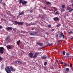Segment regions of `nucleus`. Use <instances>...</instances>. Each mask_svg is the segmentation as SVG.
<instances>
[{
    "mask_svg": "<svg viewBox=\"0 0 73 73\" xmlns=\"http://www.w3.org/2000/svg\"><path fill=\"white\" fill-rule=\"evenodd\" d=\"M40 52H36L34 54V56H33V53L32 52H30L29 54V56L30 58H32L33 57V58L35 59L37 57V56H38L39 54H40Z\"/></svg>",
    "mask_w": 73,
    "mask_h": 73,
    "instance_id": "obj_1",
    "label": "nucleus"
},
{
    "mask_svg": "<svg viewBox=\"0 0 73 73\" xmlns=\"http://www.w3.org/2000/svg\"><path fill=\"white\" fill-rule=\"evenodd\" d=\"M10 38V36L9 35L6 38L5 41H6V42L7 44H8V43L9 42V41H10L9 40Z\"/></svg>",
    "mask_w": 73,
    "mask_h": 73,
    "instance_id": "obj_2",
    "label": "nucleus"
},
{
    "mask_svg": "<svg viewBox=\"0 0 73 73\" xmlns=\"http://www.w3.org/2000/svg\"><path fill=\"white\" fill-rule=\"evenodd\" d=\"M14 23H15V24H18V25H23V24L24 23H23V22H18L17 21H15Z\"/></svg>",
    "mask_w": 73,
    "mask_h": 73,
    "instance_id": "obj_3",
    "label": "nucleus"
},
{
    "mask_svg": "<svg viewBox=\"0 0 73 73\" xmlns=\"http://www.w3.org/2000/svg\"><path fill=\"white\" fill-rule=\"evenodd\" d=\"M7 69L6 70V71L7 73H10V72H11V69L9 68V67H7L6 68Z\"/></svg>",
    "mask_w": 73,
    "mask_h": 73,
    "instance_id": "obj_4",
    "label": "nucleus"
},
{
    "mask_svg": "<svg viewBox=\"0 0 73 73\" xmlns=\"http://www.w3.org/2000/svg\"><path fill=\"white\" fill-rule=\"evenodd\" d=\"M4 48L3 47H0V53L1 54H3L4 53Z\"/></svg>",
    "mask_w": 73,
    "mask_h": 73,
    "instance_id": "obj_5",
    "label": "nucleus"
},
{
    "mask_svg": "<svg viewBox=\"0 0 73 73\" xmlns=\"http://www.w3.org/2000/svg\"><path fill=\"white\" fill-rule=\"evenodd\" d=\"M37 33V32H33L30 33L29 34L31 36H34V35H36Z\"/></svg>",
    "mask_w": 73,
    "mask_h": 73,
    "instance_id": "obj_6",
    "label": "nucleus"
},
{
    "mask_svg": "<svg viewBox=\"0 0 73 73\" xmlns=\"http://www.w3.org/2000/svg\"><path fill=\"white\" fill-rule=\"evenodd\" d=\"M59 37L60 38H61L62 37H63V38L65 39V36L62 33V32L61 33V34L59 35Z\"/></svg>",
    "mask_w": 73,
    "mask_h": 73,
    "instance_id": "obj_7",
    "label": "nucleus"
},
{
    "mask_svg": "<svg viewBox=\"0 0 73 73\" xmlns=\"http://www.w3.org/2000/svg\"><path fill=\"white\" fill-rule=\"evenodd\" d=\"M13 29V28L11 27H9L6 28L7 31H12Z\"/></svg>",
    "mask_w": 73,
    "mask_h": 73,
    "instance_id": "obj_8",
    "label": "nucleus"
},
{
    "mask_svg": "<svg viewBox=\"0 0 73 73\" xmlns=\"http://www.w3.org/2000/svg\"><path fill=\"white\" fill-rule=\"evenodd\" d=\"M6 47L8 50L9 49H12V47H11V46L8 45Z\"/></svg>",
    "mask_w": 73,
    "mask_h": 73,
    "instance_id": "obj_9",
    "label": "nucleus"
},
{
    "mask_svg": "<svg viewBox=\"0 0 73 73\" xmlns=\"http://www.w3.org/2000/svg\"><path fill=\"white\" fill-rule=\"evenodd\" d=\"M53 20L54 21H56V20H58V21H59V18L58 17H54L53 18Z\"/></svg>",
    "mask_w": 73,
    "mask_h": 73,
    "instance_id": "obj_10",
    "label": "nucleus"
},
{
    "mask_svg": "<svg viewBox=\"0 0 73 73\" xmlns=\"http://www.w3.org/2000/svg\"><path fill=\"white\" fill-rule=\"evenodd\" d=\"M37 44L38 45H39V46H42V45H43V43H42L40 42H37Z\"/></svg>",
    "mask_w": 73,
    "mask_h": 73,
    "instance_id": "obj_11",
    "label": "nucleus"
},
{
    "mask_svg": "<svg viewBox=\"0 0 73 73\" xmlns=\"http://www.w3.org/2000/svg\"><path fill=\"white\" fill-rule=\"evenodd\" d=\"M10 68L12 72H15V70L13 69L12 67H10Z\"/></svg>",
    "mask_w": 73,
    "mask_h": 73,
    "instance_id": "obj_12",
    "label": "nucleus"
},
{
    "mask_svg": "<svg viewBox=\"0 0 73 73\" xmlns=\"http://www.w3.org/2000/svg\"><path fill=\"white\" fill-rule=\"evenodd\" d=\"M21 33H23V34H24V33H28V32H26L25 31H21Z\"/></svg>",
    "mask_w": 73,
    "mask_h": 73,
    "instance_id": "obj_13",
    "label": "nucleus"
},
{
    "mask_svg": "<svg viewBox=\"0 0 73 73\" xmlns=\"http://www.w3.org/2000/svg\"><path fill=\"white\" fill-rule=\"evenodd\" d=\"M24 13V11H22L20 13L19 16H20L21 15H23Z\"/></svg>",
    "mask_w": 73,
    "mask_h": 73,
    "instance_id": "obj_14",
    "label": "nucleus"
},
{
    "mask_svg": "<svg viewBox=\"0 0 73 73\" xmlns=\"http://www.w3.org/2000/svg\"><path fill=\"white\" fill-rule=\"evenodd\" d=\"M20 43V40H19L18 41H17V45H19Z\"/></svg>",
    "mask_w": 73,
    "mask_h": 73,
    "instance_id": "obj_15",
    "label": "nucleus"
},
{
    "mask_svg": "<svg viewBox=\"0 0 73 73\" xmlns=\"http://www.w3.org/2000/svg\"><path fill=\"white\" fill-rule=\"evenodd\" d=\"M66 55L67 56V57L68 58L69 57V55H70V53L69 52H67L66 54Z\"/></svg>",
    "mask_w": 73,
    "mask_h": 73,
    "instance_id": "obj_16",
    "label": "nucleus"
},
{
    "mask_svg": "<svg viewBox=\"0 0 73 73\" xmlns=\"http://www.w3.org/2000/svg\"><path fill=\"white\" fill-rule=\"evenodd\" d=\"M52 44H48V45H46V46H45V47H46V46H52Z\"/></svg>",
    "mask_w": 73,
    "mask_h": 73,
    "instance_id": "obj_17",
    "label": "nucleus"
},
{
    "mask_svg": "<svg viewBox=\"0 0 73 73\" xmlns=\"http://www.w3.org/2000/svg\"><path fill=\"white\" fill-rule=\"evenodd\" d=\"M64 9H65V8L62 7V9L61 10V12H64Z\"/></svg>",
    "mask_w": 73,
    "mask_h": 73,
    "instance_id": "obj_18",
    "label": "nucleus"
},
{
    "mask_svg": "<svg viewBox=\"0 0 73 73\" xmlns=\"http://www.w3.org/2000/svg\"><path fill=\"white\" fill-rule=\"evenodd\" d=\"M46 4L47 5H49L51 4V3L49 2H46Z\"/></svg>",
    "mask_w": 73,
    "mask_h": 73,
    "instance_id": "obj_19",
    "label": "nucleus"
},
{
    "mask_svg": "<svg viewBox=\"0 0 73 73\" xmlns=\"http://www.w3.org/2000/svg\"><path fill=\"white\" fill-rule=\"evenodd\" d=\"M66 72H69V68H66Z\"/></svg>",
    "mask_w": 73,
    "mask_h": 73,
    "instance_id": "obj_20",
    "label": "nucleus"
},
{
    "mask_svg": "<svg viewBox=\"0 0 73 73\" xmlns=\"http://www.w3.org/2000/svg\"><path fill=\"white\" fill-rule=\"evenodd\" d=\"M27 3V1H25L24 2H23L22 3V4L23 5H25V4H26Z\"/></svg>",
    "mask_w": 73,
    "mask_h": 73,
    "instance_id": "obj_21",
    "label": "nucleus"
},
{
    "mask_svg": "<svg viewBox=\"0 0 73 73\" xmlns=\"http://www.w3.org/2000/svg\"><path fill=\"white\" fill-rule=\"evenodd\" d=\"M53 8H54V9H55V12H56V11H57V8H56L55 7H54Z\"/></svg>",
    "mask_w": 73,
    "mask_h": 73,
    "instance_id": "obj_22",
    "label": "nucleus"
},
{
    "mask_svg": "<svg viewBox=\"0 0 73 73\" xmlns=\"http://www.w3.org/2000/svg\"><path fill=\"white\" fill-rule=\"evenodd\" d=\"M42 58L43 59H46V57L45 56H42Z\"/></svg>",
    "mask_w": 73,
    "mask_h": 73,
    "instance_id": "obj_23",
    "label": "nucleus"
},
{
    "mask_svg": "<svg viewBox=\"0 0 73 73\" xmlns=\"http://www.w3.org/2000/svg\"><path fill=\"white\" fill-rule=\"evenodd\" d=\"M73 11V9H71L70 10H69L68 12H70V13H71V12H72V11Z\"/></svg>",
    "mask_w": 73,
    "mask_h": 73,
    "instance_id": "obj_24",
    "label": "nucleus"
},
{
    "mask_svg": "<svg viewBox=\"0 0 73 73\" xmlns=\"http://www.w3.org/2000/svg\"><path fill=\"white\" fill-rule=\"evenodd\" d=\"M67 9L68 10H70V9H71V7H69L67 8Z\"/></svg>",
    "mask_w": 73,
    "mask_h": 73,
    "instance_id": "obj_25",
    "label": "nucleus"
},
{
    "mask_svg": "<svg viewBox=\"0 0 73 73\" xmlns=\"http://www.w3.org/2000/svg\"><path fill=\"white\" fill-rule=\"evenodd\" d=\"M46 64H47V62H45L44 63V66H46Z\"/></svg>",
    "mask_w": 73,
    "mask_h": 73,
    "instance_id": "obj_26",
    "label": "nucleus"
},
{
    "mask_svg": "<svg viewBox=\"0 0 73 73\" xmlns=\"http://www.w3.org/2000/svg\"><path fill=\"white\" fill-rule=\"evenodd\" d=\"M3 68H4V65H2L1 66V69H3Z\"/></svg>",
    "mask_w": 73,
    "mask_h": 73,
    "instance_id": "obj_27",
    "label": "nucleus"
},
{
    "mask_svg": "<svg viewBox=\"0 0 73 73\" xmlns=\"http://www.w3.org/2000/svg\"><path fill=\"white\" fill-rule=\"evenodd\" d=\"M62 54L63 55H65V51H64L63 52Z\"/></svg>",
    "mask_w": 73,
    "mask_h": 73,
    "instance_id": "obj_28",
    "label": "nucleus"
},
{
    "mask_svg": "<svg viewBox=\"0 0 73 73\" xmlns=\"http://www.w3.org/2000/svg\"><path fill=\"white\" fill-rule=\"evenodd\" d=\"M57 14H59V13H58V11L56 12V13H55V15H57Z\"/></svg>",
    "mask_w": 73,
    "mask_h": 73,
    "instance_id": "obj_29",
    "label": "nucleus"
},
{
    "mask_svg": "<svg viewBox=\"0 0 73 73\" xmlns=\"http://www.w3.org/2000/svg\"><path fill=\"white\" fill-rule=\"evenodd\" d=\"M60 25H61V24H60V23H59L58 25H57V26L58 27H60Z\"/></svg>",
    "mask_w": 73,
    "mask_h": 73,
    "instance_id": "obj_30",
    "label": "nucleus"
},
{
    "mask_svg": "<svg viewBox=\"0 0 73 73\" xmlns=\"http://www.w3.org/2000/svg\"><path fill=\"white\" fill-rule=\"evenodd\" d=\"M23 1H22V0H20V1H19V3H22H22H23Z\"/></svg>",
    "mask_w": 73,
    "mask_h": 73,
    "instance_id": "obj_31",
    "label": "nucleus"
},
{
    "mask_svg": "<svg viewBox=\"0 0 73 73\" xmlns=\"http://www.w3.org/2000/svg\"><path fill=\"white\" fill-rule=\"evenodd\" d=\"M46 45H49V42H46Z\"/></svg>",
    "mask_w": 73,
    "mask_h": 73,
    "instance_id": "obj_32",
    "label": "nucleus"
},
{
    "mask_svg": "<svg viewBox=\"0 0 73 73\" xmlns=\"http://www.w3.org/2000/svg\"><path fill=\"white\" fill-rule=\"evenodd\" d=\"M58 34H56V38H58Z\"/></svg>",
    "mask_w": 73,
    "mask_h": 73,
    "instance_id": "obj_33",
    "label": "nucleus"
},
{
    "mask_svg": "<svg viewBox=\"0 0 73 73\" xmlns=\"http://www.w3.org/2000/svg\"><path fill=\"white\" fill-rule=\"evenodd\" d=\"M70 67H71V68H72V64L71 63H70Z\"/></svg>",
    "mask_w": 73,
    "mask_h": 73,
    "instance_id": "obj_34",
    "label": "nucleus"
},
{
    "mask_svg": "<svg viewBox=\"0 0 73 73\" xmlns=\"http://www.w3.org/2000/svg\"><path fill=\"white\" fill-rule=\"evenodd\" d=\"M48 28H51V25H48Z\"/></svg>",
    "mask_w": 73,
    "mask_h": 73,
    "instance_id": "obj_35",
    "label": "nucleus"
},
{
    "mask_svg": "<svg viewBox=\"0 0 73 73\" xmlns=\"http://www.w3.org/2000/svg\"><path fill=\"white\" fill-rule=\"evenodd\" d=\"M26 25V26H30V25H31L27 23Z\"/></svg>",
    "mask_w": 73,
    "mask_h": 73,
    "instance_id": "obj_36",
    "label": "nucleus"
},
{
    "mask_svg": "<svg viewBox=\"0 0 73 73\" xmlns=\"http://www.w3.org/2000/svg\"><path fill=\"white\" fill-rule=\"evenodd\" d=\"M42 8L43 9H46V7H42Z\"/></svg>",
    "mask_w": 73,
    "mask_h": 73,
    "instance_id": "obj_37",
    "label": "nucleus"
},
{
    "mask_svg": "<svg viewBox=\"0 0 73 73\" xmlns=\"http://www.w3.org/2000/svg\"><path fill=\"white\" fill-rule=\"evenodd\" d=\"M3 28V26L0 25V29H1Z\"/></svg>",
    "mask_w": 73,
    "mask_h": 73,
    "instance_id": "obj_38",
    "label": "nucleus"
},
{
    "mask_svg": "<svg viewBox=\"0 0 73 73\" xmlns=\"http://www.w3.org/2000/svg\"><path fill=\"white\" fill-rule=\"evenodd\" d=\"M62 8H65V6L64 5H63L62 6Z\"/></svg>",
    "mask_w": 73,
    "mask_h": 73,
    "instance_id": "obj_39",
    "label": "nucleus"
},
{
    "mask_svg": "<svg viewBox=\"0 0 73 73\" xmlns=\"http://www.w3.org/2000/svg\"><path fill=\"white\" fill-rule=\"evenodd\" d=\"M3 58V57H0V60H2Z\"/></svg>",
    "mask_w": 73,
    "mask_h": 73,
    "instance_id": "obj_40",
    "label": "nucleus"
},
{
    "mask_svg": "<svg viewBox=\"0 0 73 73\" xmlns=\"http://www.w3.org/2000/svg\"><path fill=\"white\" fill-rule=\"evenodd\" d=\"M17 62H18V63H19V64H21V62L20 61H18Z\"/></svg>",
    "mask_w": 73,
    "mask_h": 73,
    "instance_id": "obj_41",
    "label": "nucleus"
},
{
    "mask_svg": "<svg viewBox=\"0 0 73 73\" xmlns=\"http://www.w3.org/2000/svg\"><path fill=\"white\" fill-rule=\"evenodd\" d=\"M45 47H45L44 46V47H42L41 48H40V49H43V48H45Z\"/></svg>",
    "mask_w": 73,
    "mask_h": 73,
    "instance_id": "obj_42",
    "label": "nucleus"
},
{
    "mask_svg": "<svg viewBox=\"0 0 73 73\" xmlns=\"http://www.w3.org/2000/svg\"><path fill=\"white\" fill-rule=\"evenodd\" d=\"M54 31V29H52L51 30V31L52 32H53V31Z\"/></svg>",
    "mask_w": 73,
    "mask_h": 73,
    "instance_id": "obj_43",
    "label": "nucleus"
},
{
    "mask_svg": "<svg viewBox=\"0 0 73 73\" xmlns=\"http://www.w3.org/2000/svg\"><path fill=\"white\" fill-rule=\"evenodd\" d=\"M60 64H63V62H60Z\"/></svg>",
    "mask_w": 73,
    "mask_h": 73,
    "instance_id": "obj_44",
    "label": "nucleus"
},
{
    "mask_svg": "<svg viewBox=\"0 0 73 73\" xmlns=\"http://www.w3.org/2000/svg\"><path fill=\"white\" fill-rule=\"evenodd\" d=\"M0 3H2V0H0Z\"/></svg>",
    "mask_w": 73,
    "mask_h": 73,
    "instance_id": "obj_45",
    "label": "nucleus"
},
{
    "mask_svg": "<svg viewBox=\"0 0 73 73\" xmlns=\"http://www.w3.org/2000/svg\"><path fill=\"white\" fill-rule=\"evenodd\" d=\"M70 33H73V32H72V31H70Z\"/></svg>",
    "mask_w": 73,
    "mask_h": 73,
    "instance_id": "obj_46",
    "label": "nucleus"
},
{
    "mask_svg": "<svg viewBox=\"0 0 73 73\" xmlns=\"http://www.w3.org/2000/svg\"><path fill=\"white\" fill-rule=\"evenodd\" d=\"M56 62H58V60H56Z\"/></svg>",
    "mask_w": 73,
    "mask_h": 73,
    "instance_id": "obj_47",
    "label": "nucleus"
},
{
    "mask_svg": "<svg viewBox=\"0 0 73 73\" xmlns=\"http://www.w3.org/2000/svg\"><path fill=\"white\" fill-rule=\"evenodd\" d=\"M11 22H12V23H14V22L13 21V20H11Z\"/></svg>",
    "mask_w": 73,
    "mask_h": 73,
    "instance_id": "obj_48",
    "label": "nucleus"
},
{
    "mask_svg": "<svg viewBox=\"0 0 73 73\" xmlns=\"http://www.w3.org/2000/svg\"><path fill=\"white\" fill-rule=\"evenodd\" d=\"M3 5H5V3H4L3 4Z\"/></svg>",
    "mask_w": 73,
    "mask_h": 73,
    "instance_id": "obj_49",
    "label": "nucleus"
},
{
    "mask_svg": "<svg viewBox=\"0 0 73 73\" xmlns=\"http://www.w3.org/2000/svg\"><path fill=\"white\" fill-rule=\"evenodd\" d=\"M57 44H58V43L59 42V41L58 40L57 41Z\"/></svg>",
    "mask_w": 73,
    "mask_h": 73,
    "instance_id": "obj_50",
    "label": "nucleus"
},
{
    "mask_svg": "<svg viewBox=\"0 0 73 73\" xmlns=\"http://www.w3.org/2000/svg\"><path fill=\"white\" fill-rule=\"evenodd\" d=\"M64 65L66 64V62H64Z\"/></svg>",
    "mask_w": 73,
    "mask_h": 73,
    "instance_id": "obj_51",
    "label": "nucleus"
},
{
    "mask_svg": "<svg viewBox=\"0 0 73 73\" xmlns=\"http://www.w3.org/2000/svg\"><path fill=\"white\" fill-rule=\"evenodd\" d=\"M64 66H66V64H64Z\"/></svg>",
    "mask_w": 73,
    "mask_h": 73,
    "instance_id": "obj_52",
    "label": "nucleus"
},
{
    "mask_svg": "<svg viewBox=\"0 0 73 73\" xmlns=\"http://www.w3.org/2000/svg\"><path fill=\"white\" fill-rule=\"evenodd\" d=\"M32 29V31H33L34 29Z\"/></svg>",
    "mask_w": 73,
    "mask_h": 73,
    "instance_id": "obj_53",
    "label": "nucleus"
},
{
    "mask_svg": "<svg viewBox=\"0 0 73 73\" xmlns=\"http://www.w3.org/2000/svg\"><path fill=\"white\" fill-rule=\"evenodd\" d=\"M70 33H71L70 32L68 33V34H70Z\"/></svg>",
    "mask_w": 73,
    "mask_h": 73,
    "instance_id": "obj_54",
    "label": "nucleus"
},
{
    "mask_svg": "<svg viewBox=\"0 0 73 73\" xmlns=\"http://www.w3.org/2000/svg\"><path fill=\"white\" fill-rule=\"evenodd\" d=\"M72 39H73V38H71V40H72Z\"/></svg>",
    "mask_w": 73,
    "mask_h": 73,
    "instance_id": "obj_55",
    "label": "nucleus"
},
{
    "mask_svg": "<svg viewBox=\"0 0 73 73\" xmlns=\"http://www.w3.org/2000/svg\"><path fill=\"white\" fill-rule=\"evenodd\" d=\"M51 69H53V67H51Z\"/></svg>",
    "mask_w": 73,
    "mask_h": 73,
    "instance_id": "obj_56",
    "label": "nucleus"
},
{
    "mask_svg": "<svg viewBox=\"0 0 73 73\" xmlns=\"http://www.w3.org/2000/svg\"><path fill=\"white\" fill-rule=\"evenodd\" d=\"M55 49L57 50V48L56 47L55 48Z\"/></svg>",
    "mask_w": 73,
    "mask_h": 73,
    "instance_id": "obj_57",
    "label": "nucleus"
},
{
    "mask_svg": "<svg viewBox=\"0 0 73 73\" xmlns=\"http://www.w3.org/2000/svg\"><path fill=\"white\" fill-rule=\"evenodd\" d=\"M31 12H32V11H31Z\"/></svg>",
    "mask_w": 73,
    "mask_h": 73,
    "instance_id": "obj_58",
    "label": "nucleus"
},
{
    "mask_svg": "<svg viewBox=\"0 0 73 73\" xmlns=\"http://www.w3.org/2000/svg\"><path fill=\"white\" fill-rule=\"evenodd\" d=\"M47 58H49V57H47Z\"/></svg>",
    "mask_w": 73,
    "mask_h": 73,
    "instance_id": "obj_59",
    "label": "nucleus"
},
{
    "mask_svg": "<svg viewBox=\"0 0 73 73\" xmlns=\"http://www.w3.org/2000/svg\"><path fill=\"white\" fill-rule=\"evenodd\" d=\"M23 52V53H24V52Z\"/></svg>",
    "mask_w": 73,
    "mask_h": 73,
    "instance_id": "obj_60",
    "label": "nucleus"
},
{
    "mask_svg": "<svg viewBox=\"0 0 73 73\" xmlns=\"http://www.w3.org/2000/svg\"><path fill=\"white\" fill-rule=\"evenodd\" d=\"M6 69V68H5V70Z\"/></svg>",
    "mask_w": 73,
    "mask_h": 73,
    "instance_id": "obj_61",
    "label": "nucleus"
},
{
    "mask_svg": "<svg viewBox=\"0 0 73 73\" xmlns=\"http://www.w3.org/2000/svg\"><path fill=\"white\" fill-rule=\"evenodd\" d=\"M65 73H66V72H65Z\"/></svg>",
    "mask_w": 73,
    "mask_h": 73,
    "instance_id": "obj_62",
    "label": "nucleus"
}]
</instances>
